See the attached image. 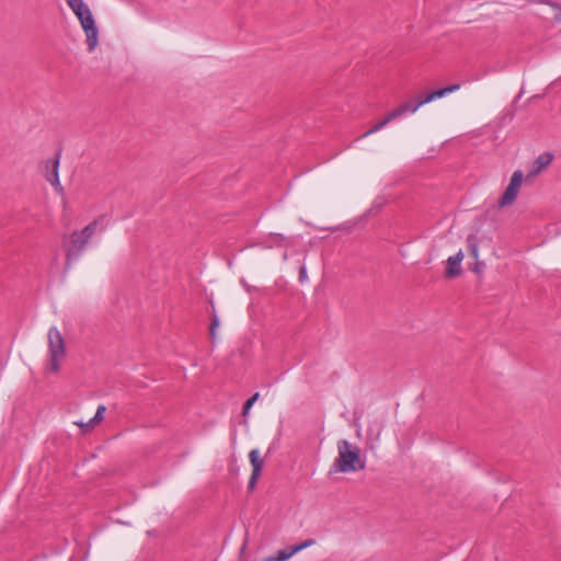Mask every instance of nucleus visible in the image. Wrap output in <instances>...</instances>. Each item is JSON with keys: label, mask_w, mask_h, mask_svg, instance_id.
I'll use <instances>...</instances> for the list:
<instances>
[{"label": "nucleus", "mask_w": 561, "mask_h": 561, "mask_svg": "<svg viewBox=\"0 0 561 561\" xmlns=\"http://www.w3.org/2000/svg\"><path fill=\"white\" fill-rule=\"evenodd\" d=\"M524 174L522 171L517 170L512 174V178L510 180V184L504 191L499 204L501 207H506L512 205L520 190L522 183H523Z\"/></svg>", "instance_id": "4"}, {"label": "nucleus", "mask_w": 561, "mask_h": 561, "mask_svg": "<svg viewBox=\"0 0 561 561\" xmlns=\"http://www.w3.org/2000/svg\"><path fill=\"white\" fill-rule=\"evenodd\" d=\"M105 411H106L105 405H103V404L99 405L96 409L95 415L87 422V426L88 425L96 426L99 423H101L102 420L104 419Z\"/></svg>", "instance_id": "14"}, {"label": "nucleus", "mask_w": 561, "mask_h": 561, "mask_svg": "<svg viewBox=\"0 0 561 561\" xmlns=\"http://www.w3.org/2000/svg\"><path fill=\"white\" fill-rule=\"evenodd\" d=\"M542 3L548 4L551 9L556 11L553 21L556 23H561V4L552 1H542Z\"/></svg>", "instance_id": "17"}, {"label": "nucleus", "mask_w": 561, "mask_h": 561, "mask_svg": "<svg viewBox=\"0 0 561 561\" xmlns=\"http://www.w3.org/2000/svg\"><path fill=\"white\" fill-rule=\"evenodd\" d=\"M432 93H433L435 100L444 98L445 95H447L444 88L443 89H438L436 91H433Z\"/></svg>", "instance_id": "26"}, {"label": "nucleus", "mask_w": 561, "mask_h": 561, "mask_svg": "<svg viewBox=\"0 0 561 561\" xmlns=\"http://www.w3.org/2000/svg\"><path fill=\"white\" fill-rule=\"evenodd\" d=\"M48 340V365L47 369L50 373H57L60 364L66 356V346L60 331L56 327H51L47 333Z\"/></svg>", "instance_id": "2"}, {"label": "nucleus", "mask_w": 561, "mask_h": 561, "mask_svg": "<svg viewBox=\"0 0 561 561\" xmlns=\"http://www.w3.org/2000/svg\"><path fill=\"white\" fill-rule=\"evenodd\" d=\"M404 114H405L404 108L400 105L399 107L392 110L387 116L391 122L398 117H401Z\"/></svg>", "instance_id": "20"}, {"label": "nucleus", "mask_w": 561, "mask_h": 561, "mask_svg": "<svg viewBox=\"0 0 561 561\" xmlns=\"http://www.w3.org/2000/svg\"><path fill=\"white\" fill-rule=\"evenodd\" d=\"M88 242L89 241L85 240L79 231H73L69 236L68 240L64 242L68 264L80 256Z\"/></svg>", "instance_id": "3"}, {"label": "nucleus", "mask_w": 561, "mask_h": 561, "mask_svg": "<svg viewBox=\"0 0 561 561\" xmlns=\"http://www.w3.org/2000/svg\"><path fill=\"white\" fill-rule=\"evenodd\" d=\"M296 552L294 551L293 547H289L287 549H282L277 552L275 556L276 561H287L289 560Z\"/></svg>", "instance_id": "15"}, {"label": "nucleus", "mask_w": 561, "mask_h": 561, "mask_svg": "<svg viewBox=\"0 0 561 561\" xmlns=\"http://www.w3.org/2000/svg\"><path fill=\"white\" fill-rule=\"evenodd\" d=\"M219 325V320L217 317H214L213 321H211V324H210V336L211 339H215V335H216V329L218 328Z\"/></svg>", "instance_id": "22"}, {"label": "nucleus", "mask_w": 561, "mask_h": 561, "mask_svg": "<svg viewBox=\"0 0 561 561\" xmlns=\"http://www.w3.org/2000/svg\"><path fill=\"white\" fill-rule=\"evenodd\" d=\"M337 456L333 461L334 472L350 473L363 470L366 467L365 458L359 447L346 439L336 443Z\"/></svg>", "instance_id": "1"}, {"label": "nucleus", "mask_w": 561, "mask_h": 561, "mask_svg": "<svg viewBox=\"0 0 561 561\" xmlns=\"http://www.w3.org/2000/svg\"><path fill=\"white\" fill-rule=\"evenodd\" d=\"M262 561H276V560H275V556H274V557H267V558L263 559Z\"/></svg>", "instance_id": "27"}, {"label": "nucleus", "mask_w": 561, "mask_h": 561, "mask_svg": "<svg viewBox=\"0 0 561 561\" xmlns=\"http://www.w3.org/2000/svg\"><path fill=\"white\" fill-rule=\"evenodd\" d=\"M102 217H99L94 219L92 222H90L88 226H85L80 232V234L85 239L90 240L95 232L98 231L100 225L102 224Z\"/></svg>", "instance_id": "11"}, {"label": "nucleus", "mask_w": 561, "mask_h": 561, "mask_svg": "<svg viewBox=\"0 0 561 561\" xmlns=\"http://www.w3.org/2000/svg\"><path fill=\"white\" fill-rule=\"evenodd\" d=\"M434 100H435V99H434V95H433V93L431 92V93L426 94L423 99H421V100L419 101V104H420V106H423L424 104H427V103H430V102H433Z\"/></svg>", "instance_id": "24"}, {"label": "nucleus", "mask_w": 561, "mask_h": 561, "mask_svg": "<svg viewBox=\"0 0 561 561\" xmlns=\"http://www.w3.org/2000/svg\"><path fill=\"white\" fill-rule=\"evenodd\" d=\"M75 424L81 428L82 433H88L95 427L94 425L87 426V422H75Z\"/></svg>", "instance_id": "23"}, {"label": "nucleus", "mask_w": 561, "mask_h": 561, "mask_svg": "<svg viewBox=\"0 0 561 561\" xmlns=\"http://www.w3.org/2000/svg\"><path fill=\"white\" fill-rule=\"evenodd\" d=\"M463 252L460 250L457 254L449 256L447 260L446 275L448 277H456L461 273V262L463 260Z\"/></svg>", "instance_id": "9"}, {"label": "nucleus", "mask_w": 561, "mask_h": 561, "mask_svg": "<svg viewBox=\"0 0 561 561\" xmlns=\"http://www.w3.org/2000/svg\"><path fill=\"white\" fill-rule=\"evenodd\" d=\"M45 179L48 181L59 194H64V187L59 181V159L48 160L45 163Z\"/></svg>", "instance_id": "6"}, {"label": "nucleus", "mask_w": 561, "mask_h": 561, "mask_svg": "<svg viewBox=\"0 0 561 561\" xmlns=\"http://www.w3.org/2000/svg\"><path fill=\"white\" fill-rule=\"evenodd\" d=\"M249 460L252 466V473L249 481V488L253 489L256 484L257 479L261 476L264 460L261 458L259 449H252L249 453Z\"/></svg>", "instance_id": "7"}, {"label": "nucleus", "mask_w": 561, "mask_h": 561, "mask_svg": "<svg viewBox=\"0 0 561 561\" xmlns=\"http://www.w3.org/2000/svg\"><path fill=\"white\" fill-rule=\"evenodd\" d=\"M260 394L259 392H255L251 398H249L245 403H244V407H243V411H242V414L245 416L249 414L250 412V409L253 407V404L256 402V400L259 399Z\"/></svg>", "instance_id": "18"}, {"label": "nucleus", "mask_w": 561, "mask_h": 561, "mask_svg": "<svg viewBox=\"0 0 561 561\" xmlns=\"http://www.w3.org/2000/svg\"><path fill=\"white\" fill-rule=\"evenodd\" d=\"M383 420L376 417L369 422L368 428H367V440L368 444H370V447L373 448L376 443L379 442L382 430H383Z\"/></svg>", "instance_id": "8"}, {"label": "nucleus", "mask_w": 561, "mask_h": 561, "mask_svg": "<svg viewBox=\"0 0 561 561\" xmlns=\"http://www.w3.org/2000/svg\"><path fill=\"white\" fill-rule=\"evenodd\" d=\"M312 545H314V540L313 539H307V540L302 541L299 545L293 546V548H294V551L297 553V552H299V551H301V550H304V549H306V548H308V547H310Z\"/></svg>", "instance_id": "21"}, {"label": "nucleus", "mask_w": 561, "mask_h": 561, "mask_svg": "<svg viewBox=\"0 0 561 561\" xmlns=\"http://www.w3.org/2000/svg\"><path fill=\"white\" fill-rule=\"evenodd\" d=\"M480 270L479 264H477V267L474 268V272H478Z\"/></svg>", "instance_id": "28"}, {"label": "nucleus", "mask_w": 561, "mask_h": 561, "mask_svg": "<svg viewBox=\"0 0 561 561\" xmlns=\"http://www.w3.org/2000/svg\"><path fill=\"white\" fill-rule=\"evenodd\" d=\"M401 106L404 108L405 113H409V112L415 113L421 107L419 102H416V103L407 102V103H403Z\"/></svg>", "instance_id": "19"}, {"label": "nucleus", "mask_w": 561, "mask_h": 561, "mask_svg": "<svg viewBox=\"0 0 561 561\" xmlns=\"http://www.w3.org/2000/svg\"><path fill=\"white\" fill-rule=\"evenodd\" d=\"M68 7L71 9L78 21L83 19L85 14L91 12L90 8L83 0H65Z\"/></svg>", "instance_id": "10"}, {"label": "nucleus", "mask_w": 561, "mask_h": 561, "mask_svg": "<svg viewBox=\"0 0 561 561\" xmlns=\"http://www.w3.org/2000/svg\"><path fill=\"white\" fill-rule=\"evenodd\" d=\"M467 245H468V250L471 254V256L474 259V260H478L479 257V247H478V241H477V238L474 236H469L467 238Z\"/></svg>", "instance_id": "13"}, {"label": "nucleus", "mask_w": 561, "mask_h": 561, "mask_svg": "<svg viewBox=\"0 0 561 561\" xmlns=\"http://www.w3.org/2000/svg\"><path fill=\"white\" fill-rule=\"evenodd\" d=\"M84 34L89 51H93L99 44V28L92 12L85 14L83 19L79 21Z\"/></svg>", "instance_id": "5"}, {"label": "nucleus", "mask_w": 561, "mask_h": 561, "mask_svg": "<svg viewBox=\"0 0 561 561\" xmlns=\"http://www.w3.org/2000/svg\"><path fill=\"white\" fill-rule=\"evenodd\" d=\"M480 270L479 264H477V267L474 268V272H478Z\"/></svg>", "instance_id": "29"}, {"label": "nucleus", "mask_w": 561, "mask_h": 561, "mask_svg": "<svg viewBox=\"0 0 561 561\" xmlns=\"http://www.w3.org/2000/svg\"><path fill=\"white\" fill-rule=\"evenodd\" d=\"M388 123H390V119L388 118V116H386L382 121H380L379 123H377L373 128H370L369 130H367L365 134H363L360 136V138H365V137H368L369 135L380 130L381 128H383Z\"/></svg>", "instance_id": "16"}, {"label": "nucleus", "mask_w": 561, "mask_h": 561, "mask_svg": "<svg viewBox=\"0 0 561 561\" xmlns=\"http://www.w3.org/2000/svg\"><path fill=\"white\" fill-rule=\"evenodd\" d=\"M444 89H445L446 94H448V93L458 91L460 89V84L459 83H455V84L445 87Z\"/></svg>", "instance_id": "25"}, {"label": "nucleus", "mask_w": 561, "mask_h": 561, "mask_svg": "<svg viewBox=\"0 0 561 561\" xmlns=\"http://www.w3.org/2000/svg\"><path fill=\"white\" fill-rule=\"evenodd\" d=\"M552 161V154L551 153H542L535 160V171L534 174L539 173L541 170L547 168Z\"/></svg>", "instance_id": "12"}]
</instances>
